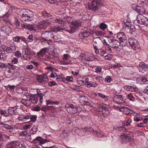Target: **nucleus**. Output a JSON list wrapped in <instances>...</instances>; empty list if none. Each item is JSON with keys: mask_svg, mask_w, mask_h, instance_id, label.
Returning <instances> with one entry per match:
<instances>
[{"mask_svg": "<svg viewBox=\"0 0 148 148\" xmlns=\"http://www.w3.org/2000/svg\"><path fill=\"white\" fill-rule=\"evenodd\" d=\"M70 58V56L69 54H64L63 55V59L64 60H66Z\"/></svg>", "mask_w": 148, "mask_h": 148, "instance_id": "54", "label": "nucleus"}, {"mask_svg": "<svg viewBox=\"0 0 148 148\" xmlns=\"http://www.w3.org/2000/svg\"><path fill=\"white\" fill-rule=\"evenodd\" d=\"M131 122V120H130V119H128V120H127L126 121V122L125 123L124 125H125L126 126H128L129 125V124H130Z\"/></svg>", "mask_w": 148, "mask_h": 148, "instance_id": "64", "label": "nucleus"}, {"mask_svg": "<svg viewBox=\"0 0 148 148\" xmlns=\"http://www.w3.org/2000/svg\"><path fill=\"white\" fill-rule=\"evenodd\" d=\"M1 29L2 32H3L6 34H9L11 31V29L7 26H4L2 27Z\"/></svg>", "mask_w": 148, "mask_h": 148, "instance_id": "18", "label": "nucleus"}, {"mask_svg": "<svg viewBox=\"0 0 148 148\" xmlns=\"http://www.w3.org/2000/svg\"><path fill=\"white\" fill-rule=\"evenodd\" d=\"M120 110L123 112L124 114L126 115H130L131 113L130 111L131 110L128 108L123 107L121 108L120 109Z\"/></svg>", "mask_w": 148, "mask_h": 148, "instance_id": "22", "label": "nucleus"}, {"mask_svg": "<svg viewBox=\"0 0 148 148\" xmlns=\"http://www.w3.org/2000/svg\"><path fill=\"white\" fill-rule=\"evenodd\" d=\"M80 102L83 105H86L92 107L93 103L85 96H82L81 97Z\"/></svg>", "mask_w": 148, "mask_h": 148, "instance_id": "8", "label": "nucleus"}, {"mask_svg": "<svg viewBox=\"0 0 148 148\" xmlns=\"http://www.w3.org/2000/svg\"><path fill=\"white\" fill-rule=\"evenodd\" d=\"M15 55L18 57H21V53L19 51H17L15 53Z\"/></svg>", "mask_w": 148, "mask_h": 148, "instance_id": "53", "label": "nucleus"}, {"mask_svg": "<svg viewBox=\"0 0 148 148\" xmlns=\"http://www.w3.org/2000/svg\"><path fill=\"white\" fill-rule=\"evenodd\" d=\"M20 20L22 21H30L33 16V12L29 10L23 9L18 13Z\"/></svg>", "mask_w": 148, "mask_h": 148, "instance_id": "1", "label": "nucleus"}, {"mask_svg": "<svg viewBox=\"0 0 148 148\" xmlns=\"http://www.w3.org/2000/svg\"><path fill=\"white\" fill-rule=\"evenodd\" d=\"M44 107L45 108L46 111H45V113H46L47 112H48L49 110H52L54 109V108L52 106H44Z\"/></svg>", "mask_w": 148, "mask_h": 148, "instance_id": "40", "label": "nucleus"}, {"mask_svg": "<svg viewBox=\"0 0 148 148\" xmlns=\"http://www.w3.org/2000/svg\"><path fill=\"white\" fill-rule=\"evenodd\" d=\"M21 103L26 106H28L30 103V101L29 99H23L21 100Z\"/></svg>", "mask_w": 148, "mask_h": 148, "instance_id": "30", "label": "nucleus"}, {"mask_svg": "<svg viewBox=\"0 0 148 148\" xmlns=\"http://www.w3.org/2000/svg\"><path fill=\"white\" fill-rule=\"evenodd\" d=\"M38 141H39V143L42 144H43L45 143H47V142L50 143L49 144L50 145H49L48 144V145L49 146L43 147V148H56V146H50L51 145L50 143H52L51 142L45 139H44L40 136L37 137L36 139H33L32 140V142L34 143H37Z\"/></svg>", "mask_w": 148, "mask_h": 148, "instance_id": "5", "label": "nucleus"}, {"mask_svg": "<svg viewBox=\"0 0 148 148\" xmlns=\"http://www.w3.org/2000/svg\"><path fill=\"white\" fill-rule=\"evenodd\" d=\"M132 7L134 10L140 14H143L145 12V9L143 6H138L136 4H133Z\"/></svg>", "mask_w": 148, "mask_h": 148, "instance_id": "12", "label": "nucleus"}, {"mask_svg": "<svg viewBox=\"0 0 148 148\" xmlns=\"http://www.w3.org/2000/svg\"><path fill=\"white\" fill-rule=\"evenodd\" d=\"M27 135L28 134H26V133L24 132V131H22L20 133V135L22 136H27Z\"/></svg>", "mask_w": 148, "mask_h": 148, "instance_id": "62", "label": "nucleus"}, {"mask_svg": "<svg viewBox=\"0 0 148 148\" xmlns=\"http://www.w3.org/2000/svg\"><path fill=\"white\" fill-rule=\"evenodd\" d=\"M85 85L86 86H87L88 87H95L97 86V84L95 83V84H92L91 82H88V83L85 84Z\"/></svg>", "mask_w": 148, "mask_h": 148, "instance_id": "36", "label": "nucleus"}, {"mask_svg": "<svg viewBox=\"0 0 148 148\" xmlns=\"http://www.w3.org/2000/svg\"><path fill=\"white\" fill-rule=\"evenodd\" d=\"M53 36V33L52 32H45L41 34V37L45 41H51Z\"/></svg>", "mask_w": 148, "mask_h": 148, "instance_id": "6", "label": "nucleus"}, {"mask_svg": "<svg viewBox=\"0 0 148 148\" xmlns=\"http://www.w3.org/2000/svg\"><path fill=\"white\" fill-rule=\"evenodd\" d=\"M31 58L29 54V53H27V51H26L25 52V53L21 57V59L24 60H29Z\"/></svg>", "mask_w": 148, "mask_h": 148, "instance_id": "24", "label": "nucleus"}, {"mask_svg": "<svg viewBox=\"0 0 148 148\" xmlns=\"http://www.w3.org/2000/svg\"><path fill=\"white\" fill-rule=\"evenodd\" d=\"M81 111L80 108L75 105H73L72 114H75L80 112Z\"/></svg>", "mask_w": 148, "mask_h": 148, "instance_id": "23", "label": "nucleus"}, {"mask_svg": "<svg viewBox=\"0 0 148 148\" xmlns=\"http://www.w3.org/2000/svg\"><path fill=\"white\" fill-rule=\"evenodd\" d=\"M58 25L55 27L53 29V31L55 32H58L61 30H65V28L64 26V25Z\"/></svg>", "mask_w": 148, "mask_h": 148, "instance_id": "20", "label": "nucleus"}, {"mask_svg": "<svg viewBox=\"0 0 148 148\" xmlns=\"http://www.w3.org/2000/svg\"><path fill=\"white\" fill-rule=\"evenodd\" d=\"M93 133L94 134H95L96 136L98 137H101L103 136L102 134H101L100 132H97L96 131H93Z\"/></svg>", "mask_w": 148, "mask_h": 148, "instance_id": "39", "label": "nucleus"}, {"mask_svg": "<svg viewBox=\"0 0 148 148\" xmlns=\"http://www.w3.org/2000/svg\"><path fill=\"white\" fill-rule=\"evenodd\" d=\"M34 110L35 111H38L40 110V107L39 106H36L34 108Z\"/></svg>", "mask_w": 148, "mask_h": 148, "instance_id": "63", "label": "nucleus"}, {"mask_svg": "<svg viewBox=\"0 0 148 148\" xmlns=\"http://www.w3.org/2000/svg\"><path fill=\"white\" fill-rule=\"evenodd\" d=\"M57 84L54 81H50L48 83V85L50 86H55Z\"/></svg>", "mask_w": 148, "mask_h": 148, "instance_id": "50", "label": "nucleus"}, {"mask_svg": "<svg viewBox=\"0 0 148 148\" xmlns=\"http://www.w3.org/2000/svg\"><path fill=\"white\" fill-rule=\"evenodd\" d=\"M147 19V18H146L144 17L143 18L141 19L140 20V21H139V23L140 24H142L143 25H145L146 23V21Z\"/></svg>", "mask_w": 148, "mask_h": 148, "instance_id": "46", "label": "nucleus"}, {"mask_svg": "<svg viewBox=\"0 0 148 148\" xmlns=\"http://www.w3.org/2000/svg\"><path fill=\"white\" fill-rule=\"evenodd\" d=\"M16 145V144L15 143L12 142L7 145L6 148H15Z\"/></svg>", "mask_w": 148, "mask_h": 148, "instance_id": "37", "label": "nucleus"}, {"mask_svg": "<svg viewBox=\"0 0 148 148\" xmlns=\"http://www.w3.org/2000/svg\"><path fill=\"white\" fill-rule=\"evenodd\" d=\"M27 29L31 31L36 30L35 29H34V27H33L30 25L28 26Z\"/></svg>", "mask_w": 148, "mask_h": 148, "instance_id": "61", "label": "nucleus"}, {"mask_svg": "<svg viewBox=\"0 0 148 148\" xmlns=\"http://www.w3.org/2000/svg\"><path fill=\"white\" fill-rule=\"evenodd\" d=\"M112 80V79L110 76H107L105 79V81L108 82H110Z\"/></svg>", "mask_w": 148, "mask_h": 148, "instance_id": "49", "label": "nucleus"}, {"mask_svg": "<svg viewBox=\"0 0 148 148\" xmlns=\"http://www.w3.org/2000/svg\"><path fill=\"white\" fill-rule=\"evenodd\" d=\"M82 23L80 21H73L71 25L68 27L66 31L68 32L71 34L74 33L78 30V28L80 27Z\"/></svg>", "mask_w": 148, "mask_h": 148, "instance_id": "3", "label": "nucleus"}, {"mask_svg": "<svg viewBox=\"0 0 148 148\" xmlns=\"http://www.w3.org/2000/svg\"><path fill=\"white\" fill-rule=\"evenodd\" d=\"M139 67L143 69H145L148 68V66L143 62H141L139 64Z\"/></svg>", "mask_w": 148, "mask_h": 148, "instance_id": "31", "label": "nucleus"}, {"mask_svg": "<svg viewBox=\"0 0 148 148\" xmlns=\"http://www.w3.org/2000/svg\"><path fill=\"white\" fill-rule=\"evenodd\" d=\"M101 68L99 67H97L95 69V72L97 73H100L101 72Z\"/></svg>", "mask_w": 148, "mask_h": 148, "instance_id": "57", "label": "nucleus"}, {"mask_svg": "<svg viewBox=\"0 0 148 148\" xmlns=\"http://www.w3.org/2000/svg\"><path fill=\"white\" fill-rule=\"evenodd\" d=\"M147 1L146 0H139L138 1L139 3L140 4L144 5L146 3Z\"/></svg>", "mask_w": 148, "mask_h": 148, "instance_id": "58", "label": "nucleus"}, {"mask_svg": "<svg viewBox=\"0 0 148 148\" xmlns=\"http://www.w3.org/2000/svg\"><path fill=\"white\" fill-rule=\"evenodd\" d=\"M127 98L129 99V100L131 101H133L134 99V97L133 95L131 93L128 94L127 95Z\"/></svg>", "mask_w": 148, "mask_h": 148, "instance_id": "43", "label": "nucleus"}, {"mask_svg": "<svg viewBox=\"0 0 148 148\" xmlns=\"http://www.w3.org/2000/svg\"><path fill=\"white\" fill-rule=\"evenodd\" d=\"M130 91L135 92L137 91L138 90V88L135 86H130Z\"/></svg>", "mask_w": 148, "mask_h": 148, "instance_id": "44", "label": "nucleus"}, {"mask_svg": "<svg viewBox=\"0 0 148 148\" xmlns=\"http://www.w3.org/2000/svg\"><path fill=\"white\" fill-rule=\"evenodd\" d=\"M12 47H7L6 48L5 50H4L5 51L7 52L8 53H11L12 52Z\"/></svg>", "mask_w": 148, "mask_h": 148, "instance_id": "45", "label": "nucleus"}, {"mask_svg": "<svg viewBox=\"0 0 148 148\" xmlns=\"http://www.w3.org/2000/svg\"><path fill=\"white\" fill-rule=\"evenodd\" d=\"M41 14L42 16L47 19H50L52 18V15L45 10H43L41 12Z\"/></svg>", "mask_w": 148, "mask_h": 148, "instance_id": "16", "label": "nucleus"}, {"mask_svg": "<svg viewBox=\"0 0 148 148\" xmlns=\"http://www.w3.org/2000/svg\"><path fill=\"white\" fill-rule=\"evenodd\" d=\"M33 40H34V37L32 35H29L27 38V41L28 42H31Z\"/></svg>", "mask_w": 148, "mask_h": 148, "instance_id": "48", "label": "nucleus"}, {"mask_svg": "<svg viewBox=\"0 0 148 148\" xmlns=\"http://www.w3.org/2000/svg\"><path fill=\"white\" fill-rule=\"evenodd\" d=\"M117 37L121 42H124L125 45L127 44V40L126 36L123 32H119L117 34Z\"/></svg>", "mask_w": 148, "mask_h": 148, "instance_id": "10", "label": "nucleus"}, {"mask_svg": "<svg viewBox=\"0 0 148 148\" xmlns=\"http://www.w3.org/2000/svg\"><path fill=\"white\" fill-rule=\"evenodd\" d=\"M17 109L16 106L9 107L8 110V114L6 115L5 116L8 117L10 115L15 114L16 113V111Z\"/></svg>", "mask_w": 148, "mask_h": 148, "instance_id": "14", "label": "nucleus"}, {"mask_svg": "<svg viewBox=\"0 0 148 148\" xmlns=\"http://www.w3.org/2000/svg\"><path fill=\"white\" fill-rule=\"evenodd\" d=\"M3 127L8 130H12L14 128V125H9L8 124H6L5 122L3 123L1 128Z\"/></svg>", "mask_w": 148, "mask_h": 148, "instance_id": "19", "label": "nucleus"}, {"mask_svg": "<svg viewBox=\"0 0 148 148\" xmlns=\"http://www.w3.org/2000/svg\"><path fill=\"white\" fill-rule=\"evenodd\" d=\"M101 4L98 0H93L90 3H88V9L93 11H98L100 9Z\"/></svg>", "mask_w": 148, "mask_h": 148, "instance_id": "4", "label": "nucleus"}, {"mask_svg": "<svg viewBox=\"0 0 148 148\" xmlns=\"http://www.w3.org/2000/svg\"><path fill=\"white\" fill-rule=\"evenodd\" d=\"M99 96L100 97H101L102 98H105L106 100H107V97L106 96L103 95L101 93H99L98 94Z\"/></svg>", "mask_w": 148, "mask_h": 148, "instance_id": "55", "label": "nucleus"}, {"mask_svg": "<svg viewBox=\"0 0 148 148\" xmlns=\"http://www.w3.org/2000/svg\"><path fill=\"white\" fill-rule=\"evenodd\" d=\"M101 43V39L99 37L96 38L93 40L92 43L93 46L95 49H96L98 50L97 47L100 45Z\"/></svg>", "mask_w": 148, "mask_h": 148, "instance_id": "13", "label": "nucleus"}, {"mask_svg": "<svg viewBox=\"0 0 148 148\" xmlns=\"http://www.w3.org/2000/svg\"><path fill=\"white\" fill-rule=\"evenodd\" d=\"M130 29V33L132 34H134L135 33L136 31V29L134 26H132L129 27L128 28Z\"/></svg>", "mask_w": 148, "mask_h": 148, "instance_id": "35", "label": "nucleus"}, {"mask_svg": "<svg viewBox=\"0 0 148 148\" xmlns=\"http://www.w3.org/2000/svg\"><path fill=\"white\" fill-rule=\"evenodd\" d=\"M50 77H56V79H58L59 78L60 76V75H57L56 73L55 72H53L51 73Z\"/></svg>", "mask_w": 148, "mask_h": 148, "instance_id": "38", "label": "nucleus"}, {"mask_svg": "<svg viewBox=\"0 0 148 148\" xmlns=\"http://www.w3.org/2000/svg\"><path fill=\"white\" fill-rule=\"evenodd\" d=\"M54 21L57 23H60V24L63 25H65V24H66V23L64 22V21H63L59 17L55 18Z\"/></svg>", "mask_w": 148, "mask_h": 148, "instance_id": "29", "label": "nucleus"}, {"mask_svg": "<svg viewBox=\"0 0 148 148\" xmlns=\"http://www.w3.org/2000/svg\"><path fill=\"white\" fill-rule=\"evenodd\" d=\"M60 36L57 34L56 35L55 34L54 35L53 34V36H52L51 40L55 42L58 41L60 38Z\"/></svg>", "mask_w": 148, "mask_h": 148, "instance_id": "33", "label": "nucleus"}, {"mask_svg": "<svg viewBox=\"0 0 148 148\" xmlns=\"http://www.w3.org/2000/svg\"><path fill=\"white\" fill-rule=\"evenodd\" d=\"M20 36H16L14 37L13 40L14 41L19 42L20 41Z\"/></svg>", "mask_w": 148, "mask_h": 148, "instance_id": "47", "label": "nucleus"}, {"mask_svg": "<svg viewBox=\"0 0 148 148\" xmlns=\"http://www.w3.org/2000/svg\"><path fill=\"white\" fill-rule=\"evenodd\" d=\"M105 49L106 50L109 51L110 52H112V49L109 45H106V46H105Z\"/></svg>", "mask_w": 148, "mask_h": 148, "instance_id": "52", "label": "nucleus"}, {"mask_svg": "<svg viewBox=\"0 0 148 148\" xmlns=\"http://www.w3.org/2000/svg\"><path fill=\"white\" fill-rule=\"evenodd\" d=\"M130 46L134 49L139 48V45L137 40L134 38H130L128 40Z\"/></svg>", "mask_w": 148, "mask_h": 148, "instance_id": "7", "label": "nucleus"}, {"mask_svg": "<svg viewBox=\"0 0 148 148\" xmlns=\"http://www.w3.org/2000/svg\"><path fill=\"white\" fill-rule=\"evenodd\" d=\"M31 127V125H25L23 127L24 129L26 130L29 128Z\"/></svg>", "mask_w": 148, "mask_h": 148, "instance_id": "59", "label": "nucleus"}, {"mask_svg": "<svg viewBox=\"0 0 148 148\" xmlns=\"http://www.w3.org/2000/svg\"><path fill=\"white\" fill-rule=\"evenodd\" d=\"M143 120V117L139 115H135L134 118L135 121L138 122Z\"/></svg>", "mask_w": 148, "mask_h": 148, "instance_id": "27", "label": "nucleus"}, {"mask_svg": "<svg viewBox=\"0 0 148 148\" xmlns=\"http://www.w3.org/2000/svg\"><path fill=\"white\" fill-rule=\"evenodd\" d=\"M30 98L29 99L30 102L33 104H36L37 103L38 100V96L36 94H31L30 95Z\"/></svg>", "mask_w": 148, "mask_h": 148, "instance_id": "15", "label": "nucleus"}, {"mask_svg": "<svg viewBox=\"0 0 148 148\" xmlns=\"http://www.w3.org/2000/svg\"><path fill=\"white\" fill-rule=\"evenodd\" d=\"M66 80L70 82H73V79L71 76H67L66 77Z\"/></svg>", "mask_w": 148, "mask_h": 148, "instance_id": "56", "label": "nucleus"}, {"mask_svg": "<svg viewBox=\"0 0 148 148\" xmlns=\"http://www.w3.org/2000/svg\"><path fill=\"white\" fill-rule=\"evenodd\" d=\"M67 0H48V2L51 3H56L57 2H61L62 3L66 1Z\"/></svg>", "mask_w": 148, "mask_h": 148, "instance_id": "32", "label": "nucleus"}, {"mask_svg": "<svg viewBox=\"0 0 148 148\" xmlns=\"http://www.w3.org/2000/svg\"><path fill=\"white\" fill-rule=\"evenodd\" d=\"M140 80L145 84L148 83V76L145 75L140 77Z\"/></svg>", "mask_w": 148, "mask_h": 148, "instance_id": "28", "label": "nucleus"}, {"mask_svg": "<svg viewBox=\"0 0 148 148\" xmlns=\"http://www.w3.org/2000/svg\"><path fill=\"white\" fill-rule=\"evenodd\" d=\"M107 25L104 23H102L100 24V28L102 30H104L107 28Z\"/></svg>", "mask_w": 148, "mask_h": 148, "instance_id": "42", "label": "nucleus"}, {"mask_svg": "<svg viewBox=\"0 0 148 148\" xmlns=\"http://www.w3.org/2000/svg\"><path fill=\"white\" fill-rule=\"evenodd\" d=\"M120 139L122 143L123 144L131 142L133 139L132 133L129 131L126 132L121 134Z\"/></svg>", "mask_w": 148, "mask_h": 148, "instance_id": "2", "label": "nucleus"}, {"mask_svg": "<svg viewBox=\"0 0 148 148\" xmlns=\"http://www.w3.org/2000/svg\"><path fill=\"white\" fill-rule=\"evenodd\" d=\"M102 113L103 115V116L104 117H106V116H109V112L107 109H106V110H103L102 112Z\"/></svg>", "mask_w": 148, "mask_h": 148, "instance_id": "41", "label": "nucleus"}, {"mask_svg": "<svg viewBox=\"0 0 148 148\" xmlns=\"http://www.w3.org/2000/svg\"><path fill=\"white\" fill-rule=\"evenodd\" d=\"M29 119V116H24L23 114L20 115L18 118V119L21 121H25Z\"/></svg>", "mask_w": 148, "mask_h": 148, "instance_id": "21", "label": "nucleus"}, {"mask_svg": "<svg viewBox=\"0 0 148 148\" xmlns=\"http://www.w3.org/2000/svg\"><path fill=\"white\" fill-rule=\"evenodd\" d=\"M47 49V48L42 49L39 52L38 55L43 56L46 53Z\"/></svg>", "mask_w": 148, "mask_h": 148, "instance_id": "34", "label": "nucleus"}, {"mask_svg": "<svg viewBox=\"0 0 148 148\" xmlns=\"http://www.w3.org/2000/svg\"><path fill=\"white\" fill-rule=\"evenodd\" d=\"M73 106V104H71L70 105H69L67 104L66 105L65 108L69 113H70L72 114Z\"/></svg>", "mask_w": 148, "mask_h": 148, "instance_id": "25", "label": "nucleus"}, {"mask_svg": "<svg viewBox=\"0 0 148 148\" xmlns=\"http://www.w3.org/2000/svg\"><path fill=\"white\" fill-rule=\"evenodd\" d=\"M38 97H40V101L41 103H42L43 102V93L40 90H38L37 91Z\"/></svg>", "mask_w": 148, "mask_h": 148, "instance_id": "26", "label": "nucleus"}, {"mask_svg": "<svg viewBox=\"0 0 148 148\" xmlns=\"http://www.w3.org/2000/svg\"><path fill=\"white\" fill-rule=\"evenodd\" d=\"M29 119H30V121L34 122L37 118V116H29Z\"/></svg>", "mask_w": 148, "mask_h": 148, "instance_id": "51", "label": "nucleus"}, {"mask_svg": "<svg viewBox=\"0 0 148 148\" xmlns=\"http://www.w3.org/2000/svg\"><path fill=\"white\" fill-rule=\"evenodd\" d=\"M126 98L122 95H116L113 98V100L118 103H121L125 102Z\"/></svg>", "mask_w": 148, "mask_h": 148, "instance_id": "9", "label": "nucleus"}, {"mask_svg": "<svg viewBox=\"0 0 148 148\" xmlns=\"http://www.w3.org/2000/svg\"><path fill=\"white\" fill-rule=\"evenodd\" d=\"M7 111L5 110H0V113L2 115H4L7 113Z\"/></svg>", "mask_w": 148, "mask_h": 148, "instance_id": "60", "label": "nucleus"}, {"mask_svg": "<svg viewBox=\"0 0 148 148\" xmlns=\"http://www.w3.org/2000/svg\"><path fill=\"white\" fill-rule=\"evenodd\" d=\"M38 81L43 84H45L47 83L49 80L47 76L40 77H38L37 78Z\"/></svg>", "mask_w": 148, "mask_h": 148, "instance_id": "17", "label": "nucleus"}, {"mask_svg": "<svg viewBox=\"0 0 148 148\" xmlns=\"http://www.w3.org/2000/svg\"><path fill=\"white\" fill-rule=\"evenodd\" d=\"M91 32V30L89 29H86L84 31L79 33V36L82 39H85L90 35Z\"/></svg>", "mask_w": 148, "mask_h": 148, "instance_id": "11", "label": "nucleus"}]
</instances>
